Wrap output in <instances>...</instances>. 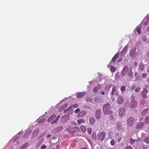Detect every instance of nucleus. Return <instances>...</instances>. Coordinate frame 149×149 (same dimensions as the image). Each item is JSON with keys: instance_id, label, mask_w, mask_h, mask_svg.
<instances>
[{"instance_id": "53", "label": "nucleus", "mask_w": 149, "mask_h": 149, "mask_svg": "<svg viewBox=\"0 0 149 149\" xmlns=\"http://www.w3.org/2000/svg\"><path fill=\"white\" fill-rule=\"evenodd\" d=\"M42 120H43V121H42V122H41V121L40 120V121H39V122L40 123H41L42 122H44V121H45V119H43Z\"/></svg>"}, {"instance_id": "3", "label": "nucleus", "mask_w": 149, "mask_h": 149, "mask_svg": "<svg viewBox=\"0 0 149 149\" xmlns=\"http://www.w3.org/2000/svg\"><path fill=\"white\" fill-rule=\"evenodd\" d=\"M98 139L101 141L103 140L105 138V135L104 132H102L99 133L97 135Z\"/></svg>"}, {"instance_id": "7", "label": "nucleus", "mask_w": 149, "mask_h": 149, "mask_svg": "<svg viewBox=\"0 0 149 149\" xmlns=\"http://www.w3.org/2000/svg\"><path fill=\"white\" fill-rule=\"evenodd\" d=\"M102 88L100 84H98L97 86L95 87L93 89V92L95 93H97L98 91L99 90L101 89Z\"/></svg>"}, {"instance_id": "5", "label": "nucleus", "mask_w": 149, "mask_h": 149, "mask_svg": "<svg viewBox=\"0 0 149 149\" xmlns=\"http://www.w3.org/2000/svg\"><path fill=\"white\" fill-rule=\"evenodd\" d=\"M126 110V109L124 107L121 108L119 110V114L121 117L124 115Z\"/></svg>"}, {"instance_id": "55", "label": "nucleus", "mask_w": 149, "mask_h": 149, "mask_svg": "<svg viewBox=\"0 0 149 149\" xmlns=\"http://www.w3.org/2000/svg\"><path fill=\"white\" fill-rule=\"evenodd\" d=\"M147 82H149V76L148 77L147 79Z\"/></svg>"}, {"instance_id": "40", "label": "nucleus", "mask_w": 149, "mask_h": 149, "mask_svg": "<svg viewBox=\"0 0 149 149\" xmlns=\"http://www.w3.org/2000/svg\"><path fill=\"white\" fill-rule=\"evenodd\" d=\"M40 130L39 129H38L36 130L34 132V133L35 134H38Z\"/></svg>"}, {"instance_id": "61", "label": "nucleus", "mask_w": 149, "mask_h": 149, "mask_svg": "<svg viewBox=\"0 0 149 149\" xmlns=\"http://www.w3.org/2000/svg\"><path fill=\"white\" fill-rule=\"evenodd\" d=\"M147 31H148L149 32V27H148V28L147 29Z\"/></svg>"}, {"instance_id": "30", "label": "nucleus", "mask_w": 149, "mask_h": 149, "mask_svg": "<svg viewBox=\"0 0 149 149\" xmlns=\"http://www.w3.org/2000/svg\"><path fill=\"white\" fill-rule=\"evenodd\" d=\"M144 141L147 143H149V137L148 136L144 140Z\"/></svg>"}, {"instance_id": "16", "label": "nucleus", "mask_w": 149, "mask_h": 149, "mask_svg": "<svg viewBox=\"0 0 149 149\" xmlns=\"http://www.w3.org/2000/svg\"><path fill=\"white\" fill-rule=\"evenodd\" d=\"M86 113V112L85 111H81L77 115V116L78 117H82L85 115Z\"/></svg>"}, {"instance_id": "29", "label": "nucleus", "mask_w": 149, "mask_h": 149, "mask_svg": "<svg viewBox=\"0 0 149 149\" xmlns=\"http://www.w3.org/2000/svg\"><path fill=\"white\" fill-rule=\"evenodd\" d=\"M72 109V107H69V108H67L66 109L64 110L63 111L64 113H65L69 111Z\"/></svg>"}, {"instance_id": "57", "label": "nucleus", "mask_w": 149, "mask_h": 149, "mask_svg": "<svg viewBox=\"0 0 149 149\" xmlns=\"http://www.w3.org/2000/svg\"><path fill=\"white\" fill-rule=\"evenodd\" d=\"M134 64L136 66H137V65L138 64H137V63H136V62H135V63H134Z\"/></svg>"}, {"instance_id": "35", "label": "nucleus", "mask_w": 149, "mask_h": 149, "mask_svg": "<svg viewBox=\"0 0 149 149\" xmlns=\"http://www.w3.org/2000/svg\"><path fill=\"white\" fill-rule=\"evenodd\" d=\"M136 141V140L133 139L132 138H131L130 140V143L131 144H132L134 143Z\"/></svg>"}, {"instance_id": "27", "label": "nucleus", "mask_w": 149, "mask_h": 149, "mask_svg": "<svg viewBox=\"0 0 149 149\" xmlns=\"http://www.w3.org/2000/svg\"><path fill=\"white\" fill-rule=\"evenodd\" d=\"M80 129L81 131L84 133H85L86 132V129L85 127L84 126H81Z\"/></svg>"}, {"instance_id": "23", "label": "nucleus", "mask_w": 149, "mask_h": 149, "mask_svg": "<svg viewBox=\"0 0 149 149\" xmlns=\"http://www.w3.org/2000/svg\"><path fill=\"white\" fill-rule=\"evenodd\" d=\"M116 86L113 87L112 88V91L110 93V95H113L114 94V93L116 90Z\"/></svg>"}, {"instance_id": "36", "label": "nucleus", "mask_w": 149, "mask_h": 149, "mask_svg": "<svg viewBox=\"0 0 149 149\" xmlns=\"http://www.w3.org/2000/svg\"><path fill=\"white\" fill-rule=\"evenodd\" d=\"M70 107H72V108H75L78 107V106L77 104H76L74 105H72Z\"/></svg>"}, {"instance_id": "24", "label": "nucleus", "mask_w": 149, "mask_h": 149, "mask_svg": "<svg viewBox=\"0 0 149 149\" xmlns=\"http://www.w3.org/2000/svg\"><path fill=\"white\" fill-rule=\"evenodd\" d=\"M84 122L85 120L84 119H80L77 121V123L79 125H81L82 123H84Z\"/></svg>"}, {"instance_id": "54", "label": "nucleus", "mask_w": 149, "mask_h": 149, "mask_svg": "<svg viewBox=\"0 0 149 149\" xmlns=\"http://www.w3.org/2000/svg\"><path fill=\"white\" fill-rule=\"evenodd\" d=\"M101 94H102V95H104V94H105V93H104V91H102V92H101Z\"/></svg>"}, {"instance_id": "46", "label": "nucleus", "mask_w": 149, "mask_h": 149, "mask_svg": "<svg viewBox=\"0 0 149 149\" xmlns=\"http://www.w3.org/2000/svg\"><path fill=\"white\" fill-rule=\"evenodd\" d=\"M117 140L118 142H120V141L122 140V138L121 137H120L118 138Z\"/></svg>"}, {"instance_id": "42", "label": "nucleus", "mask_w": 149, "mask_h": 149, "mask_svg": "<svg viewBox=\"0 0 149 149\" xmlns=\"http://www.w3.org/2000/svg\"><path fill=\"white\" fill-rule=\"evenodd\" d=\"M140 89L141 88H140L138 87L135 90V91L136 92H138L140 91Z\"/></svg>"}, {"instance_id": "58", "label": "nucleus", "mask_w": 149, "mask_h": 149, "mask_svg": "<svg viewBox=\"0 0 149 149\" xmlns=\"http://www.w3.org/2000/svg\"><path fill=\"white\" fill-rule=\"evenodd\" d=\"M97 100V98L96 97H95L94 98V100H95V101H96Z\"/></svg>"}, {"instance_id": "4", "label": "nucleus", "mask_w": 149, "mask_h": 149, "mask_svg": "<svg viewBox=\"0 0 149 149\" xmlns=\"http://www.w3.org/2000/svg\"><path fill=\"white\" fill-rule=\"evenodd\" d=\"M134 119L133 117L130 118L128 120L127 124L130 127L133 125L134 124Z\"/></svg>"}, {"instance_id": "63", "label": "nucleus", "mask_w": 149, "mask_h": 149, "mask_svg": "<svg viewBox=\"0 0 149 149\" xmlns=\"http://www.w3.org/2000/svg\"><path fill=\"white\" fill-rule=\"evenodd\" d=\"M109 149H112V148H110Z\"/></svg>"}, {"instance_id": "9", "label": "nucleus", "mask_w": 149, "mask_h": 149, "mask_svg": "<svg viewBox=\"0 0 149 149\" xmlns=\"http://www.w3.org/2000/svg\"><path fill=\"white\" fill-rule=\"evenodd\" d=\"M137 105V102L136 101L134 100H133L131 102L130 106L132 108L135 107Z\"/></svg>"}, {"instance_id": "45", "label": "nucleus", "mask_w": 149, "mask_h": 149, "mask_svg": "<svg viewBox=\"0 0 149 149\" xmlns=\"http://www.w3.org/2000/svg\"><path fill=\"white\" fill-rule=\"evenodd\" d=\"M147 120L149 121V117H147L146 118L145 122L146 123H149V122L147 121Z\"/></svg>"}, {"instance_id": "25", "label": "nucleus", "mask_w": 149, "mask_h": 149, "mask_svg": "<svg viewBox=\"0 0 149 149\" xmlns=\"http://www.w3.org/2000/svg\"><path fill=\"white\" fill-rule=\"evenodd\" d=\"M29 143H26L23 144L20 147V149H24L26 148L28 145Z\"/></svg>"}, {"instance_id": "47", "label": "nucleus", "mask_w": 149, "mask_h": 149, "mask_svg": "<svg viewBox=\"0 0 149 149\" xmlns=\"http://www.w3.org/2000/svg\"><path fill=\"white\" fill-rule=\"evenodd\" d=\"M61 116L60 115L58 116L56 118V119L58 121L59 120V118H60Z\"/></svg>"}, {"instance_id": "44", "label": "nucleus", "mask_w": 149, "mask_h": 149, "mask_svg": "<svg viewBox=\"0 0 149 149\" xmlns=\"http://www.w3.org/2000/svg\"><path fill=\"white\" fill-rule=\"evenodd\" d=\"M46 148V146L45 145H44L41 146V149H45Z\"/></svg>"}, {"instance_id": "56", "label": "nucleus", "mask_w": 149, "mask_h": 149, "mask_svg": "<svg viewBox=\"0 0 149 149\" xmlns=\"http://www.w3.org/2000/svg\"><path fill=\"white\" fill-rule=\"evenodd\" d=\"M135 87V86H133L132 87V90H134V88Z\"/></svg>"}, {"instance_id": "10", "label": "nucleus", "mask_w": 149, "mask_h": 149, "mask_svg": "<svg viewBox=\"0 0 149 149\" xmlns=\"http://www.w3.org/2000/svg\"><path fill=\"white\" fill-rule=\"evenodd\" d=\"M124 99L122 97L119 96L117 99V102L118 104H122L123 102Z\"/></svg>"}, {"instance_id": "34", "label": "nucleus", "mask_w": 149, "mask_h": 149, "mask_svg": "<svg viewBox=\"0 0 149 149\" xmlns=\"http://www.w3.org/2000/svg\"><path fill=\"white\" fill-rule=\"evenodd\" d=\"M116 142L113 139H112L110 142L112 146H114L115 145Z\"/></svg>"}, {"instance_id": "62", "label": "nucleus", "mask_w": 149, "mask_h": 149, "mask_svg": "<svg viewBox=\"0 0 149 149\" xmlns=\"http://www.w3.org/2000/svg\"><path fill=\"white\" fill-rule=\"evenodd\" d=\"M52 149H56L55 148H52Z\"/></svg>"}, {"instance_id": "19", "label": "nucleus", "mask_w": 149, "mask_h": 149, "mask_svg": "<svg viewBox=\"0 0 149 149\" xmlns=\"http://www.w3.org/2000/svg\"><path fill=\"white\" fill-rule=\"evenodd\" d=\"M144 64L142 63H140L139 65V68L141 70H143L144 69Z\"/></svg>"}, {"instance_id": "21", "label": "nucleus", "mask_w": 149, "mask_h": 149, "mask_svg": "<svg viewBox=\"0 0 149 149\" xmlns=\"http://www.w3.org/2000/svg\"><path fill=\"white\" fill-rule=\"evenodd\" d=\"M56 117L55 115H53L50 116L47 120V121L49 122H51L52 120H53Z\"/></svg>"}, {"instance_id": "43", "label": "nucleus", "mask_w": 149, "mask_h": 149, "mask_svg": "<svg viewBox=\"0 0 149 149\" xmlns=\"http://www.w3.org/2000/svg\"><path fill=\"white\" fill-rule=\"evenodd\" d=\"M113 86V85L111 84L109 85H107V86L106 88H109V89H110L112 86Z\"/></svg>"}, {"instance_id": "11", "label": "nucleus", "mask_w": 149, "mask_h": 149, "mask_svg": "<svg viewBox=\"0 0 149 149\" xmlns=\"http://www.w3.org/2000/svg\"><path fill=\"white\" fill-rule=\"evenodd\" d=\"M86 93L84 92H80L78 94L77 97L79 98H81L84 97L86 95Z\"/></svg>"}, {"instance_id": "20", "label": "nucleus", "mask_w": 149, "mask_h": 149, "mask_svg": "<svg viewBox=\"0 0 149 149\" xmlns=\"http://www.w3.org/2000/svg\"><path fill=\"white\" fill-rule=\"evenodd\" d=\"M122 127L121 123H117L116 128L117 130H120Z\"/></svg>"}, {"instance_id": "49", "label": "nucleus", "mask_w": 149, "mask_h": 149, "mask_svg": "<svg viewBox=\"0 0 149 149\" xmlns=\"http://www.w3.org/2000/svg\"><path fill=\"white\" fill-rule=\"evenodd\" d=\"M122 60H123V58H120L119 59H118V60L117 62H119L120 61H121Z\"/></svg>"}, {"instance_id": "14", "label": "nucleus", "mask_w": 149, "mask_h": 149, "mask_svg": "<svg viewBox=\"0 0 149 149\" xmlns=\"http://www.w3.org/2000/svg\"><path fill=\"white\" fill-rule=\"evenodd\" d=\"M44 139L43 138L41 139L37 143L36 145V148H38L41 143H43L44 141Z\"/></svg>"}, {"instance_id": "32", "label": "nucleus", "mask_w": 149, "mask_h": 149, "mask_svg": "<svg viewBox=\"0 0 149 149\" xmlns=\"http://www.w3.org/2000/svg\"><path fill=\"white\" fill-rule=\"evenodd\" d=\"M126 87L125 86H123L121 87L120 90L122 92H124L125 91Z\"/></svg>"}, {"instance_id": "12", "label": "nucleus", "mask_w": 149, "mask_h": 149, "mask_svg": "<svg viewBox=\"0 0 149 149\" xmlns=\"http://www.w3.org/2000/svg\"><path fill=\"white\" fill-rule=\"evenodd\" d=\"M128 47L127 45L126 46L122 51L121 54L123 55H125L127 52Z\"/></svg>"}, {"instance_id": "48", "label": "nucleus", "mask_w": 149, "mask_h": 149, "mask_svg": "<svg viewBox=\"0 0 149 149\" xmlns=\"http://www.w3.org/2000/svg\"><path fill=\"white\" fill-rule=\"evenodd\" d=\"M126 149H133L130 146H128L126 148Z\"/></svg>"}, {"instance_id": "39", "label": "nucleus", "mask_w": 149, "mask_h": 149, "mask_svg": "<svg viewBox=\"0 0 149 149\" xmlns=\"http://www.w3.org/2000/svg\"><path fill=\"white\" fill-rule=\"evenodd\" d=\"M80 110L79 109L77 108L74 111L75 113H77L79 112Z\"/></svg>"}, {"instance_id": "22", "label": "nucleus", "mask_w": 149, "mask_h": 149, "mask_svg": "<svg viewBox=\"0 0 149 149\" xmlns=\"http://www.w3.org/2000/svg\"><path fill=\"white\" fill-rule=\"evenodd\" d=\"M72 130L73 132H78L79 131V129L78 127H74L72 128Z\"/></svg>"}, {"instance_id": "1", "label": "nucleus", "mask_w": 149, "mask_h": 149, "mask_svg": "<svg viewBox=\"0 0 149 149\" xmlns=\"http://www.w3.org/2000/svg\"><path fill=\"white\" fill-rule=\"evenodd\" d=\"M128 72L127 75L130 77H131L133 75L132 72V69L131 67L128 68V67L126 66L123 69L122 71V75L124 76L125 75V72Z\"/></svg>"}, {"instance_id": "41", "label": "nucleus", "mask_w": 149, "mask_h": 149, "mask_svg": "<svg viewBox=\"0 0 149 149\" xmlns=\"http://www.w3.org/2000/svg\"><path fill=\"white\" fill-rule=\"evenodd\" d=\"M58 121V120H57L55 119L53 121H52L51 122V123L52 124H54V123H57Z\"/></svg>"}, {"instance_id": "13", "label": "nucleus", "mask_w": 149, "mask_h": 149, "mask_svg": "<svg viewBox=\"0 0 149 149\" xmlns=\"http://www.w3.org/2000/svg\"><path fill=\"white\" fill-rule=\"evenodd\" d=\"M89 121L91 124L94 125L95 122V120L94 118L93 117H90L89 118Z\"/></svg>"}, {"instance_id": "60", "label": "nucleus", "mask_w": 149, "mask_h": 149, "mask_svg": "<svg viewBox=\"0 0 149 149\" xmlns=\"http://www.w3.org/2000/svg\"><path fill=\"white\" fill-rule=\"evenodd\" d=\"M142 40L143 41H145L146 40L144 39V38H142Z\"/></svg>"}, {"instance_id": "51", "label": "nucleus", "mask_w": 149, "mask_h": 149, "mask_svg": "<svg viewBox=\"0 0 149 149\" xmlns=\"http://www.w3.org/2000/svg\"><path fill=\"white\" fill-rule=\"evenodd\" d=\"M147 71L148 72H149V65L148 66L147 68Z\"/></svg>"}, {"instance_id": "8", "label": "nucleus", "mask_w": 149, "mask_h": 149, "mask_svg": "<svg viewBox=\"0 0 149 149\" xmlns=\"http://www.w3.org/2000/svg\"><path fill=\"white\" fill-rule=\"evenodd\" d=\"M101 111L100 110L97 109L96 110L95 113V117L97 119H99L101 117Z\"/></svg>"}, {"instance_id": "15", "label": "nucleus", "mask_w": 149, "mask_h": 149, "mask_svg": "<svg viewBox=\"0 0 149 149\" xmlns=\"http://www.w3.org/2000/svg\"><path fill=\"white\" fill-rule=\"evenodd\" d=\"M113 113V111L112 110H111L109 111V113H108V114L110 115L109 118L111 120H113L114 118L113 115L112 114Z\"/></svg>"}, {"instance_id": "59", "label": "nucleus", "mask_w": 149, "mask_h": 149, "mask_svg": "<svg viewBox=\"0 0 149 149\" xmlns=\"http://www.w3.org/2000/svg\"><path fill=\"white\" fill-rule=\"evenodd\" d=\"M82 149H87V148L86 147H84V148H82Z\"/></svg>"}, {"instance_id": "6", "label": "nucleus", "mask_w": 149, "mask_h": 149, "mask_svg": "<svg viewBox=\"0 0 149 149\" xmlns=\"http://www.w3.org/2000/svg\"><path fill=\"white\" fill-rule=\"evenodd\" d=\"M148 93V90L146 88H144L142 93L141 95L143 98L146 99L147 98L146 94Z\"/></svg>"}, {"instance_id": "28", "label": "nucleus", "mask_w": 149, "mask_h": 149, "mask_svg": "<svg viewBox=\"0 0 149 149\" xmlns=\"http://www.w3.org/2000/svg\"><path fill=\"white\" fill-rule=\"evenodd\" d=\"M110 70L112 72H114L116 70V68L115 67L112 66L111 67Z\"/></svg>"}, {"instance_id": "2", "label": "nucleus", "mask_w": 149, "mask_h": 149, "mask_svg": "<svg viewBox=\"0 0 149 149\" xmlns=\"http://www.w3.org/2000/svg\"><path fill=\"white\" fill-rule=\"evenodd\" d=\"M111 109V106L109 104H107L104 105L103 107V113L107 115L109 113L110 109Z\"/></svg>"}, {"instance_id": "37", "label": "nucleus", "mask_w": 149, "mask_h": 149, "mask_svg": "<svg viewBox=\"0 0 149 149\" xmlns=\"http://www.w3.org/2000/svg\"><path fill=\"white\" fill-rule=\"evenodd\" d=\"M67 105H68V104L67 103L65 104H63L62 106V107H61V108H62L63 109H64L66 107H67Z\"/></svg>"}, {"instance_id": "31", "label": "nucleus", "mask_w": 149, "mask_h": 149, "mask_svg": "<svg viewBox=\"0 0 149 149\" xmlns=\"http://www.w3.org/2000/svg\"><path fill=\"white\" fill-rule=\"evenodd\" d=\"M87 132L89 134H91L92 132V129L90 127L88 128L87 129Z\"/></svg>"}, {"instance_id": "52", "label": "nucleus", "mask_w": 149, "mask_h": 149, "mask_svg": "<svg viewBox=\"0 0 149 149\" xmlns=\"http://www.w3.org/2000/svg\"><path fill=\"white\" fill-rule=\"evenodd\" d=\"M51 135L50 134H49L47 136V138H50L51 136Z\"/></svg>"}, {"instance_id": "18", "label": "nucleus", "mask_w": 149, "mask_h": 149, "mask_svg": "<svg viewBox=\"0 0 149 149\" xmlns=\"http://www.w3.org/2000/svg\"><path fill=\"white\" fill-rule=\"evenodd\" d=\"M119 54L118 53H117L112 58V61L113 62L115 61L119 57Z\"/></svg>"}, {"instance_id": "38", "label": "nucleus", "mask_w": 149, "mask_h": 149, "mask_svg": "<svg viewBox=\"0 0 149 149\" xmlns=\"http://www.w3.org/2000/svg\"><path fill=\"white\" fill-rule=\"evenodd\" d=\"M147 76V74L145 73H143L142 75V77L143 78H145Z\"/></svg>"}, {"instance_id": "26", "label": "nucleus", "mask_w": 149, "mask_h": 149, "mask_svg": "<svg viewBox=\"0 0 149 149\" xmlns=\"http://www.w3.org/2000/svg\"><path fill=\"white\" fill-rule=\"evenodd\" d=\"M148 110V108L143 110L141 113L142 115L143 116L145 115L147 113Z\"/></svg>"}, {"instance_id": "33", "label": "nucleus", "mask_w": 149, "mask_h": 149, "mask_svg": "<svg viewBox=\"0 0 149 149\" xmlns=\"http://www.w3.org/2000/svg\"><path fill=\"white\" fill-rule=\"evenodd\" d=\"M136 31L139 34H140L141 31V28L140 27L137 28L136 29Z\"/></svg>"}, {"instance_id": "50", "label": "nucleus", "mask_w": 149, "mask_h": 149, "mask_svg": "<svg viewBox=\"0 0 149 149\" xmlns=\"http://www.w3.org/2000/svg\"><path fill=\"white\" fill-rule=\"evenodd\" d=\"M56 147L57 149H59L60 147H59V145H57L56 146Z\"/></svg>"}, {"instance_id": "17", "label": "nucleus", "mask_w": 149, "mask_h": 149, "mask_svg": "<svg viewBox=\"0 0 149 149\" xmlns=\"http://www.w3.org/2000/svg\"><path fill=\"white\" fill-rule=\"evenodd\" d=\"M136 54V49H133L130 51V56L131 57H133Z\"/></svg>"}]
</instances>
